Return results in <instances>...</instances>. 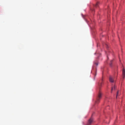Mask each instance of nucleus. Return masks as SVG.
<instances>
[{
    "instance_id": "f257e3e1",
    "label": "nucleus",
    "mask_w": 125,
    "mask_h": 125,
    "mask_svg": "<svg viewBox=\"0 0 125 125\" xmlns=\"http://www.w3.org/2000/svg\"><path fill=\"white\" fill-rule=\"evenodd\" d=\"M102 82H101L100 83H99L98 84L99 90L97 96L96 98V100L95 101V103L96 104H98L100 102V99L102 97V94L100 90V87L102 85Z\"/></svg>"
},
{
    "instance_id": "20e7f679",
    "label": "nucleus",
    "mask_w": 125,
    "mask_h": 125,
    "mask_svg": "<svg viewBox=\"0 0 125 125\" xmlns=\"http://www.w3.org/2000/svg\"><path fill=\"white\" fill-rule=\"evenodd\" d=\"M109 80L110 81L111 83H113L114 81V80L113 78L111 76H110L109 77Z\"/></svg>"
},
{
    "instance_id": "0eeeda50",
    "label": "nucleus",
    "mask_w": 125,
    "mask_h": 125,
    "mask_svg": "<svg viewBox=\"0 0 125 125\" xmlns=\"http://www.w3.org/2000/svg\"><path fill=\"white\" fill-rule=\"evenodd\" d=\"M119 91H118L117 93V94L116 96V97H117V96H118L119 94Z\"/></svg>"
},
{
    "instance_id": "423d86ee",
    "label": "nucleus",
    "mask_w": 125,
    "mask_h": 125,
    "mask_svg": "<svg viewBox=\"0 0 125 125\" xmlns=\"http://www.w3.org/2000/svg\"><path fill=\"white\" fill-rule=\"evenodd\" d=\"M115 85H114V87H112V89H111V92H112V90H114L115 89Z\"/></svg>"
},
{
    "instance_id": "6e6552de",
    "label": "nucleus",
    "mask_w": 125,
    "mask_h": 125,
    "mask_svg": "<svg viewBox=\"0 0 125 125\" xmlns=\"http://www.w3.org/2000/svg\"><path fill=\"white\" fill-rule=\"evenodd\" d=\"M94 64L96 66L98 64V63L97 62H94Z\"/></svg>"
},
{
    "instance_id": "f03ea898",
    "label": "nucleus",
    "mask_w": 125,
    "mask_h": 125,
    "mask_svg": "<svg viewBox=\"0 0 125 125\" xmlns=\"http://www.w3.org/2000/svg\"><path fill=\"white\" fill-rule=\"evenodd\" d=\"M122 78L124 79L125 77V69L123 68L122 72Z\"/></svg>"
},
{
    "instance_id": "39448f33",
    "label": "nucleus",
    "mask_w": 125,
    "mask_h": 125,
    "mask_svg": "<svg viewBox=\"0 0 125 125\" xmlns=\"http://www.w3.org/2000/svg\"><path fill=\"white\" fill-rule=\"evenodd\" d=\"M99 2H97V3H96V4L95 5V6H94L96 7H98V4H99Z\"/></svg>"
},
{
    "instance_id": "7ed1b4c3",
    "label": "nucleus",
    "mask_w": 125,
    "mask_h": 125,
    "mask_svg": "<svg viewBox=\"0 0 125 125\" xmlns=\"http://www.w3.org/2000/svg\"><path fill=\"white\" fill-rule=\"evenodd\" d=\"M93 121V119L92 118H91L89 120L87 124V125H90L91 124Z\"/></svg>"
}]
</instances>
